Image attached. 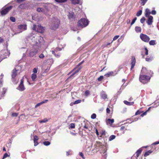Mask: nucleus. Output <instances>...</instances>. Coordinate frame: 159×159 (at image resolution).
Instances as JSON below:
<instances>
[{
  "instance_id": "f257e3e1",
  "label": "nucleus",
  "mask_w": 159,
  "mask_h": 159,
  "mask_svg": "<svg viewBox=\"0 0 159 159\" xmlns=\"http://www.w3.org/2000/svg\"><path fill=\"white\" fill-rule=\"evenodd\" d=\"M30 40L31 41L30 44L32 46V48L30 51L29 55L30 57H32L39 52L41 48L43 43V38L42 37L38 35H35L30 37H27L25 41L27 45H29L30 44H28V42Z\"/></svg>"
},
{
  "instance_id": "f03ea898",
  "label": "nucleus",
  "mask_w": 159,
  "mask_h": 159,
  "mask_svg": "<svg viewBox=\"0 0 159 159\" xmlns=\"http://www.w3.org/2000/svg\"><path fill=\"white\" fill-rule=\"evenodd\" d=\"M153 74L152 71L151 70H147L146 68L143 67L139 76L140 81L144 84L147 83L150 79V75Z\"/></svg>"
},
{
  "instance_id": "7ed1b4c3",
  "label": "nucleus",
  "mask_w": 159,
  "mask_h": 159,
  "mask_svg": "<svg viewBox=\"0 0 159 159\" xmlns=\"http://www.w3.org/2000/svg\"><path fill=\"white\" fill-rule=\"evenodd\" d=\"M59 23L60 21L57 18L53 17L50 24L51 29L52 30L56 29L58 27Z\"/></svg>"
},
{
  "instance_id": "20e7f679",
  "label": "nucleus",
  "mask_w": 159,
  "mask_h": 159,
  "mask_svg": "<svg viewBox=\"0 0 159 159\" xmlns=\"http://www.w3.org/2000/svg\"><path fill=\"white\" fill-rule=\"evenodd\" d=\"M88 20L85 18H81L78 22V25L82 28L87 26L89 24Z\"/></svg>"
},
{
  "instance_id": "39448f33",
  "label": "nucleus",
  "mask_w": 159,
  "mask_h": 159,
  "mask_svg": "<svg viewBox=\"0 0 159 159\" xmlns=\"http://www.w3.org/2000/svg\"><path fill=\"white\" fill-rule=\"evenodd\" d=\"M32 29L40 33H43L44 30L43 27L41 25H33Z\"/></svg>"
},
{
  "instance_id": "423d86ee",
  "label": "nucleus",
  "mask_w": 159,
  "mask_h": 159,
  "mask_svg": "<svg viewBox=\"0 0 159 159\" xmlns=\"http://www.w3.org/2000/svg\"><path fill=\"white\" fill-rule=\"evenodd\" d=\"M140 37L141 39L144 42L148 43L150 40L149 37L146 34H141Z\"/></svg>"
},
{
  "instance_id": "0eeeda50",
  "label": "nucleus",
  "mask_w": 159,
  "mask_h": 159,
  "mask_svg": "<svg viewBox=\"0 0 159 159\" xmlns=\"http://www.w3.org/2000/svg\"><path fill=\"white\" fill-rule=\"evenodd\" d=\"M18 29L20 32L17 33H21L27 29V25L26 24L20 25L18 26Z\"/></svg>"
},
{
  "instance_id": "6e6552de",
  "label": "nucleus",
  "mask_w": 159,
  "mask_h": 159,
  "mask_svg": "<svg viewBox=\"0 0 159 159\" xmlns=\"http://www.w3.org/2000/svg\"><path fill=\"white\" fill-rule=\"evenodd\" d=\"M12 8V6H10L6 7L2 10L1 12V14L2 15H3L6 14Z\"/></svg>"
},
{
  "instance_id": "1a4fd4ad",
  "label": "nucleus",
  "mask_w": 159,
  "mask_h": 159,
  "mask_svg": "<svg viewBox=\"0 0 159 159\" xmlns=\"http://www.w3.org/2000/svg\"><path fill=\"white\" fill-rule=\"evenodd\" d=\"M82 63L81 62L79 64L76 66V67L74 69V70H75V71L71 75V76L73 75L79 71V70L82 68V67L80 66V65Z\"/></svg>"
},
{
  "instance_id": "9d476101",
  "label": "nucleus",
  "mask_w": 159,
  "mask_h": 159,
  "mask_svg": "<svg viewBox=\"0 0 159 159\" xmlns=\"http://www.w3.org/2000/svg\"><path fill=\"white\" fill-rule=\"evenodd\" d=\"M61 50V48H57L55 49L54 50H52L51 51L52 53L56 57H59L60 56V54L57 53V54L56 53H57L58 51H60Z\"/></svg>"
},
{
  "instance_id": "9b49d317",
  "label": "nucleus",
  "mask_w": 159,
  "mask_h": 159,
  "mask_svg": "<svg viewBox=\"0 0 159 159\" xmlns=\"http://www.w3.org/2000/svg\"><path fill=\"white\" fill-rule=\"evenodd\" d=\"M17 89L20 91H23L25 89V88L23 84V79H21L20 83L17 88Z\"/></svg>"
},
{
  "instance_id": "f8f14e48",
  "label": "nucleus",
  "mask_w": 159,
  "mask_h": 159,
  "mask_svg": "<svg viewBox=\"0 0 159 159\" xmlns=\"http://www.w3.org/2000/svg\"><path fill=\"white\" fill-rule=\"evenodd\" d=\"M148 20L147 21V23L148 25H151L152 24L153 22V17L151 16H148Z\"/></svg>"
},
{
  "instance_id": "ddd939ff",
  "label": "nucleus",
  "mask_w": 159,
  "mask_h": 159,
  "mask_svg": "<svg viewBox=\"0 0 159 159\" xmlns=\"http://www.w3.org/2000/svg\"><path fill=\"white\" fill-rule=\"evenodd\" d=\"M136 62V60L134 57H132L131 60V70L133 69L135 65Z\"/></svg>"
},
{
  "instance_id": "4468645a",
  "label": "nucleus",
  "mask_w": 159,
  "mask_h": 159,
  "mask_svg": "<svg viewBox=\"0 0 159 159\" xmlns=\"http://www.w3.org/2000/svg\"><path fill=\"white\" fill-rule=\"evenodd\" d=\"M68 17L70 20H72L74 19L75 17L74 16V13L73 12L69 13L68 15Z\"/></svg>"
},
{
  "instance_id": "2eb2a0df",
  "label": "nucleus",
  "mask_w": 159,
  "mask_h": 159,
  "mask_svg": "<svg viewBox=\"0 0 159 159\" xmlns=\"http://www.w3.org/2000/svg\"><path fill=\"white\" fill-rule=\"evenodd\" d=\"M39 139V137L36 135H35L34 137V146H36L38 145V140Z\"/></svg>"
},
{
  "instance_id": "dca6fc26",
  "label": "nucleus",
  "mask_w": 159,
  "mask_h": 159,
  "mask_svg": "<svg viewBox=\"0 0 159 159\" xmlns=\"http://www.w3.org/2000/svg\"><path fill=\"white\" fill-rule=\"evenodd\" d=\"M116 74H115L114 72L110 71L105 74V76H106L107 77H109L111 76H114Z\"/></svg>"
},
{
  "instance_id": "f3484780",
  "label": "nucleus",
  "mask_w": 159,
  "mask_h": 159,
  "mask_svg": "<svg viewBox=\"0 0 159 159\" xmlns=\"http://www.w3.org/2000/svg\"><path fill=\"white\" fill-rule=\"evenodd\" d=\"M142 151V148H140L136 152V159H137L138 157H139V155L141 153Z\"/></svg>"
},
{
  "instance_id": "a211bd4d",
  "label": "nucleus",
  "mask_w": 159,
  "mask_h": 159,
  "mask_svg": "<svg viewBox=\"0 0 159 159\" xmlns=\"http://www.w3.org/2000/svg\"><path fill=\"white\" fill-rule=\"evenodd\" d=\"M18 70H16V69H14L12 71V74L11 75L12 79H14L17 75L16 72Z\"/></svg>"
},
{
  "instance_id": "6ab92c4d",
  "label": "nucleus",
  "mask_w": 159,
  "mask_h": 159,
  "mask_svg": "<svg viewBox=\"0 0 159 159\" xmlns=\"http://www.w3.org/2000/svg\"><path fill=\"white\" fill-rule=\"evenodd\" d=\"M101 98L105 99L107 98V95L104 92H102L101 93Z\"/></svg>"
},
{
  "instance_id": "aec40b11",
  "label": "nucleus",
  "mask_w": 159,
  "mask_h": 159,
  "mask_svg": "<svg viewBox=\"0 0 159 159\" xmlns=\"http://www.w3.org/2000/svg\"><path fill=\"white\" fill-rule=\"evenodd\" d=\"M151 14V12L148 8H147L145 10V16L146 17H148Z\"/></svg>"
},
{
  "instance_id": "412c9836",
  "label": "nucleus",
  "mask_w": 159,
  "mask_h": 159,
  "mask_svg": "<svg viewBox=\"0 0 159 159\" xmlns=\"http://www.w3.org/2000/svg\"><path fill=\"white\" fill-rule=\"evenodd\" d=\"M124 103L126 105H128V106H131L132 105L134 104V102H129L125 100L124 101Z\"/></svg>"
},
{
  "instance_id": "4be33fe9",
  "label": "nucleus",
  "mask_w": 159,
  "mask_h": 159,
  "mask_svg": "<svg viewBox=\"0 0 159 159\" xmlns=\"http://www.w3.org/2000/svg\"><path fill=\"white\" fill-rule=\"evenodd\" d=\"M135 30L136 32L137 33L141 32V27L139 26H136Z\"/></svg>"
},
{
  "instance_id": "5701e85b",
  "label": "nucleus",
  "mask_w": 159,
  "mask_h": 159,
  "mask_svg": "<svg viewBox=\"0 0 159 159\" xmlns=\"http://www.w3.org/2000/svg\"><path fill=\"white\" fill-rule=\"evenodd\" d=\"M156 43L155 40H151L149 42V44L150 45H154Z\"/></svg>"
},
{
  "instance_id": "b1692460",
  "label": "nucleus",
  "mask_w": 159,
  "mask_h": 159,
  "mask_svg": "<svg viewBox=\"0 0 159 159\" xmlns=\"http://www.w3.org/2000/svg\"><path fill=\"white\" fill-rule=\"evenodd\" d=\"M107 121H108V123L109 124V125H112V124L114 123V119H108L107 120Z\"/></svg>"
},
{
  "instance_id": "393cba45",
  "label": "nucleus",
  "mask_w": 159,
  "mask_h": 159,
  "mask_svg": "<svg viewBox=\"0 0 159 159\" xmlns=\"http://www.w3.org/2000/svg\"><path fill=\"white\" fill-rule=\"evenodd\" d=\"M37 77V75L35 74H32L31 75V78L33 81L35 80Z\"/></svg>"
},
{
  "instance_id": "a878e982",
  "label": "nucleus",
  "mask_w": 159,
  "mask_h": 159,
  "mask_svg": "<svg viewBox=\"0 0 159 159\" xmlns=\"http://www.w3.org/2000/svg\"><path fill=\"white\" fill-rule=\"evenodd\" d=\"M98 145L99 148L100 149H104V148L106 147L105 146L102 145V144L100 142L98 143Z\"/></svg>"
},
{
  "instance_id": "bb28decb",
  "label": "nucleus",
  "mask_w": 159,
  "mask_h": 159,
  "mask_svg": "<svg viewBox=\"0 0 159 159\" xmlns=\"http://www.w3.org/2000/svg\"><path fill=\"white\" fill-rule=\"evenodd\" d=\"M152 151L151 150H149L146 152H145V153L144 154V157H146L147 156L149 155L151 153H152Z\"/></svg>"
},
{
  "instance_id": "cd10ccee",
  "label": "nucleus",
  "mask_w": 159,
  "mask_h": 159,
  "mask_svg": "<svg viewBox=\"0 0 159 159\" xmlns=\"http://www.w3.org/2000/svg\"><path fill=\"white\" fill-rule=\"evenodd\" d=\"M80 0H72V3L74 4H78L79 3Z\"/></svg>"
},
{
  "instance_id": "c85d7f7f",
  "label": "nucleus",
  "mask_w": 159,
  "mask_h": 159,
  "mask_svg": "<svg viewBox=\"0 0 159 159\" xmlns=\"http://www.w3.org/2000/svg\"><path fill=\"white\" fill-rule=\"evenodd\" d=\"M87 123H86L84 122H84L83 124H82V126H83V127L86 129H88V126L87 125V122H86Z\"/></svg>"
},
{
  "instance_id": "c756f323",
  "label": "nucleus",
  "mask_w": 159,
  "mask_h": 159,
  "mask_svg": "<svg viewBox=\"0 0 159 159\" xmlns=\"http://www.w3.org/2000/svg\"><path fill=\"white\" fill-rule=\"evenodd\" d=\"M148 0H141V4L142 6H144Z\"/></svg>"
},
{
  "instance_id": "7c9ffc66",
  "label": "nucleus",
  "mask_w": 159,
  "mask_h": 159,
  "mask_svg": "<svg viewBox=\"0 0 159 159\" xmlns=\"http://www.w3.org/2000/svg\"><path fill=\"white\" fill-rule=\"evenodd\" d=\"M48 121V120L46 119L45 118L43 120H40L39 121V122L41 123H45L46 122Z\"/></svg>"
},
{
  "instance_id": "2f4dec72",
  "label": "nucleus",
  "mask_w": 159,
  "mask_h": 159,
  "mask_svg": "<svg viewBox=\"0 0 159 159\" xmlns=\"http://www.w3.org/2000/svg\"><path fill=\"white\" fill-rule=\"evenodd\" d=\"M142 10H140L136 14V16H140L142 14Z\"/></svg>"
},
{
  "instance_id": "473e14b6",
  "label": "nucleus",
  "mask_w": 159,
  "mask_h": 159,
  "mask_svg": "<svg viewBox=\"0 0 159 159\" xmlns=\"http://www.w3.org/2000/svg\"><path fill=\"white\" fill-rule=\"evenodd\" d=\"M82 101L81 100L78 99L76 101H75L74 102V104H78V103H80Z\"/></svg>"
},
{
  "instance_id": "72a5a7b5",
  "label": "nucleus",
  "mask_w": 159,
  "mask_h": 159,
  "mask_svg": "<svg viewBox=\"0 0 159 159\" xmlns=\"http://www.w3.org/2000/svg\"><path fill=\"white\" fill-rule=\"evenodd\" d=\"M116 137V136L114 135H111L109 138V141H111L112 140L114 139H115Z\"/></svg>"
},
{
  "instance_id": "f704fd0d",
  "label": "nucleus",
  "mask_w": 159,
  "mask_h": 159,
  "mask_svg": "<svg viewBox=\"0 0 159 159\" xmlns=\"http://www.w3.org/2000/svg\"><path fill=\"white\" fill-rule=\"evenodd\" d=\"M43 144L45 146H48L50 144V143L49 141H47L43 142Z\"/></svg>"
},
{
  "instance_id": "c9c22d12",
  "label": "nucleus",
  "mask_w": 159,
  "mask_h": 159,
  "mask_svg": "<svg viewBox=\"0 0 159 159\" xmlns=\"http://www.w3.org/2000/svg\"><path fill=\"white\" fill-rule=\"evenodd\" d=\"M43 9L40 7H38L37 9V11L39 12H42L43 11Z\"/></svg>"
},
{
  "instance_id": "e433bc0d",
  "label": "nucleus",
  "mask_w": 159,
  "mask_h": 159,
  "mask_svg": "<svg viewBox=\"0 0 159 159\" xmlns=\"http://www.w3.org/2000/svg\"><path fill=\"white\" fill-rule=\"evenodd\" d=\"M75 128V124L74 123H71L70 125V128L73 129Z\"/></svg>"
},
{
  "instance_id": "4c0bfd02",
  "label": "nucleus",
  "mask_w": 159,
  "mask_h": 159,
  "mask_svg": "<svg viewBox=\"0 0 159 159\" xmlns=\"http://www.w3.org/2000/svg\"><path fill=\"white\" fill-rule=\"evenodd\" d=\"M38 70V68L37 67L34 68L33 70V72L34 73L33 74L36 73L37 72Z\"/></svg>"
},
{
  "instance_id": "58836bf2",
  "label": "nucleus",
  "mask_w": 159,
  "mask_h": 159,
  "mask_svg": "<svg viewBox=\"0 0 159 159\" xmlns=\"http://www.w3.org/2000/svg\"><path fill=\"white\" fill-rule=\"evenodd\" d=\"M137 17H135L131 23V25H132L135 23L137 20Z\"/></svg>"
},
{
  "instance_id": "ea45409f",
  "label": "nucleus",
  "mask_w": 159,
  "mask_h": 159,
  "mask_svg": "<svg viewBox=\"0 0 159 159\" xmlns=\"http://www.w3.org/2000/svg\"><path fill=\"white\" fill-rule=\"evenodd\" d=\"M55 1L58 2H66L67 0H55Z\"/></svg>"
},
{
  "instance_id": "a19ab883",
  "label": "nucleus",
  "mask_w": 159,
  "mask_h": 159,
  "mask_svg": "<svg viewBox=\"0 0 159 159\" xmlns=\"http://www.w3.org/2000/svg\"><path fill=\"white\" fill-rule=\"evenodd\" d=\"M96 117V115L95 113L93 114L91 116V118L92 119H95Z\"/></svg>"
},
{
  "instance_id": "79ce46f5",
  "label": "nucleus",
  "mask_w": 159,
  "mask_h": 159,
  "mask_svg": "<svg viewBox=\"0 0 159 159\" xmlns=\"http://www.w3.org/2000/svg\"><path fill=\"white\" fill-rule=\"evenodd\" d=\"M10 20L12 22H14L16 21V19L15 17H10Z\"/></svg>"
},
{
  "instance_id": "37998d69",
  "label": "nucleus",
  "mask_w": 159,
  "mask_h": 159,
  "mask_svg": "<svg viewBox=\"0 0 159 159\" xmlns=\"http://www.w3.org/2000/svg\"><path fill=\"white\" fill-rule=\"evenodd\" d=\"M145 20V19L144 17H142L140 19V22L142 23H143Z\"/></svg>"
},
{
  "instance_id": "c03bdc74",
  "label": "nucleus",
  "mask_w": 159,
  "mask_h": 159,
  "mask_svg": "<svg viewBox=\"0 0 159 159\" xmlns=\"http://www.w3.org/2000/svg\"><path fill=\"white\" fill-rule=\"evenodd\" d=\"M103 78V76H100L98 79V80L99 81H101Z\"/></svg>"
},
{
  "instance_id": "a18cd8bd",
  "label": "nucleus",
  "mask_w": 159,
  "mask_h": 159,
  "mask_svg": "<svg viewBox=\"0 0 159 159\" xmlns=\"http://www.w3.org/2000/svg\"><path fill=\"white\" fill-rule=\"evenodd\" d=\"M3 75L2 74L0 76V79H1V80H0V84H2V79L3 78Z\"/></svg>"
},
{
  "instance_id": "49530a36",
  "label": "nucleus",
  "mask_w": 159,
  "mask_h": 159,
  "mask_svg": "<svg viewBox=\"0 0 159 159\" xmlns=\"http://www.w3.org/2000/svg\"><path fill=\"white\" fill-rule=\"evenodd\" d=\"M3 75L2 74L0 76V79H1V80H0V84H2V79L3 78Z\"/></svg>"
},
{
  "instance_id": "de8ad7c7",
  "label": "nucleus",
  "mask_w": 159,
  "mask_h": 159,
  "mask_svg": "<svg viewBox=\"0 0 159 159\" xmlns=\"http://www.w3.org/2000/svg\"><path fill=\"white\" fill-rule=\"evenodd\" d=\"M3 75L2 74L0 76V79H1V80H0V84H2V79L3 78Z\"/></svg>"
},
{
  "instance_id": "09e8293b",
  "label": "nucleus",
  "mask_w": 159,
  "mask_h": 159,
  "mask_svg": "<svg viewBox=\"0 0 159 159\" xmlns=\"http://www.w3.org/2000/svg\"><path fill=\"white\" fill-rule=\"evenodd\" d=\"M89 94V90H86L84 93L85 95L88 96Z\"/></svg>"
},
{
  "instance_id": "8fccbe9b",
  "label": "nucleus",
  "mask_w": 159,
  "mask_h": 159,
  "mask_svg": "<svg viewBox=\"0 0 159 159\" xmlns=\"http://www.w3.org/2000/svg\"><path fill=\"white\" fill-rule=\"evenodd\" d=\"M42 104V102L40 103H38L35 106V107L37 108Z\"/></svg>"
},
{
  "instance_id": "3c124183",
  "label": "nucleus",
  "mask_w": 159,
  "mask_h": 159,
  "mask_svg": "<svg viewBox=\"0 0 159 159\" xmlns=\"http://www.w3.org/2000/svg\"><path fill=\"white\" fill-rule=\"evenodd\" d=\"M25 5L24 4H21L19 6V7L20 9H23L24 8Z\"/></svg>"
},
{
  "instance_id": "603ef678",
  "label": "nucleus",
  "mask_w": 159,
  "mask_h": 159,
  "mask_svg": "<svg viewBox=\"0 0 159 159\" xmlns=\"http://www.w3.org/2000/svg\"><path fill=\"white\" fill-rule=\"evenodd\" d=\"M119 35H116L114 36V37L113 38V41H114L116 39H117L119 37Z\"/></svg>"
},
{
  "instance_id": "864d4df0",
  "label": "nucleus",
  "mask_w": 159,
  "mask_h": 159,
  "mask_svg": "<svg viewBox=\"0 0 159 159\" xmlns=\"http://www.w3.org/2000/svg\"><path fill=\"white\" fill-rule=\"evenodd\" d=\"M8 156H9L8 155V154L7 153H5L3 155V159L6 158Z\"/></svg>"
},
{
  "instance_id": "5fc2aeb1",
  "label": "nucleus",
  "mask_w": 159,
  "mask_h": 159,
  "mask_svg": "<svg viewBox=\"0 0 159 159\" xmlns=\"http://www.w3.org/2000/svg\"><path fill=\"white\" fill-rule=\"evenodd\" d=\"M79 155L81 156L84 159V155L82 152H80L79 153Z\"/></svg>"
},
{
  "instance_id": "6e6d98bb",
  "label": "nucleus",
  "mask_w": 159,
  "mask_h": 159,
  "mask_svg": "<svg viewBox=\"0 0 159 159\" xmlns=\"http://www.w3.org/2000/svg\"><path fill=\"white\" fill-rule=\"evenodd\" d=\"M106 151L105 150H103V155L105 158L106 157L107 154L106 153Z\"/></svg>"
},
{
  "instance_id": "4d7b16f0",
  "label": "nucleus",
  "mask_w": 159,
  "mask_h": 159,
  "mask_svg": "<svg viewBox=\"0 0 159 159\" xmlns=\"http://www.w3.org/2000/svg\"><path fill=\"white\" fill-rule=\"evenodd\" d=\"M18 115V114L16 113H14L12 114V116L13 117H16Z\"/></svg>"
},
{
  "instance_id": "13d9d810",
  "label": "nucleus",
  "mask_w": 159,
  "mask_h": 159,
  "mask_svg": "<svg viewBox=\"0 0 159 159\" xmlns=\"http://www.w3.org/2000/svg\"><path fill=\"white\" fill-rule=\"evenodd\" d=\"M156 11H155V10H152L151 12V14H152V15H155L156 14Z\"/></svg>"
},
{
  "instance_id": "bf43d9fd",
  "label": "nucleus",
  "mask_w": 159,
  "mask_h": 159,
  "mask_svg": "<svg viewBox=\"0 0 159 159\" xmlns=\"http://www.w3.org/2000/svg\"><path fill=\"white\" fill-rule=\"evenodd\" d=\"M39 57L40 58H43L44 57V55L42 53L40 54Z\"/></svg>"
},
{
  "instance_id": "052dcab7",
  "label": "nucleus",
  "mask_w": 159,
  "mask_h": 159,
  "mask_svg": "<svg viewBox=\"0 0 159 159\" xmlns=\"http://www.w3.org/2000/svg\"><path fill=\"white\" fill-rule=\"evenodd\" d=\"M141 112L139 111V110L137 111L135 114V115H138L140 114L141 113Z\"/></svg>"
},
{
  "instance_id": "680f3d73",
  "label": "nucleus",
  "mask_w": 159,
  "mask_h": 159,
  "mask_svg": "<svg viewBox=\"0 0 159 159\" xmlns=\"http://www.w3.org/2000/svg\"><path fill=\"white\" fill-rule=\"evenodd\" d=\"M146 60L147 61H151L152 60V58H151L150 57L147 58L146 59Z\"/></svg>"
},
{
  "instance_id": "e2e57ef3",
  "label": "nucleus",
  "mask_w": 159,
  "mask_h": 159,
  "mask_svg": "<svg viewBox=\"0 0 159 159\" xmlns=\"http://www.w3.org/2000/svg\"><path fill=\"white\" fill-rule=\"evenodd\" d=\"M112 42H113V41H112V42H111V43H108L106 45H103L102 46L103 47V48L106 47L108 45H110V44Z\"/></svg>"
},
{
  "instance_id": "0e129e2a",
  "label": "nucleus",
  "mask_w": 159,
  "mask_h": 159,
  "mask_svg": "<svg viewBox=\"0 0 159 159\" xmlns=\"http://www.w3.org/2000/svg\"><path fill=\"white\" fill-rule=\"evenodd\" d=\"M147 112V111H146L145 112H143V113L141 114V116L142 117H143V116L146 115Z\"/></svg>"
},
{
  "instance_id": "69168bd1",
  "label": "nucleus",
  "mask_w": 159,
  "mask_h": 159,
  "mask_svg": "<svg viewBox=\"0 0 159 159\" xmlns=\"http://www.w3.org/2000/svg\"><path fill=\"white\" fill-rule=\"evenodd\" d=\"M145 49L146 51V52H145V54L146 55H148V50L147 48H145Z\"/></svg>"
},
{
  "instance_id": "338daca9",
  "label": "nucleus",
  "mask_w": 159,
  "mask_h": 159,
  "mask_svg": "<svg viewBox=\"0 0 159 159\" xmlns=\"http://www.w3.org/2000/svg\"><path fill=\"white\" fill-rule=\"evenodd\" d=\"M48 101V100L47 99H46V100H44V101H42V104H43V103L47 102Z\"/></svg>"
},
{
  "instance_id": "774afa93",
  "label": "nucleus",
  "mask_w": 159,
  "mask_h": 159,
  "mask_svg": "<svg viewBox=\"0 0 159 159\" xmlns=\"http://www.w3.org/2000/svg\"><path fill=\"white\" fill-rule=\"evenodd\" d=\"M106 111L107 113H109L110 111V110L109 108H107L106 109Z\"/></svg>"
}]
</instances>
